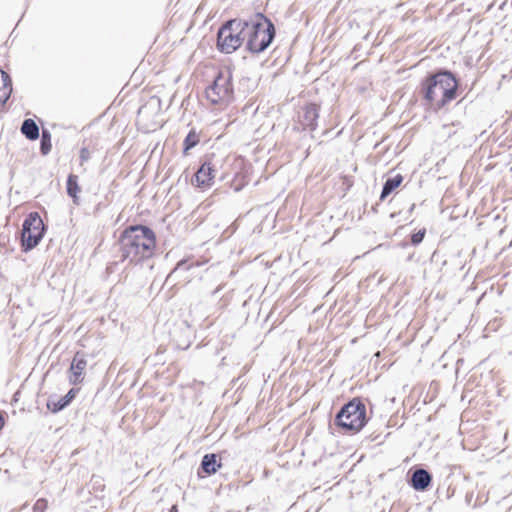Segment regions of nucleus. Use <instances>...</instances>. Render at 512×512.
<instances>
[{"mask_svg":"<svg viewBox=\"0 0 512 512\" xmlns=\"http://www.w3.org/2000/svg\"><path fill=\"white\" fill-rule=\"evenodd\" d=\"M12 92V83L10 76L3 70H0V108L9 99Z\"/></svg>","mask_w":512,"mask_h":512,"instance_id":"obj_13","label":"nucleus"},{"mask_svg":"<svg viewBox=\"0 0 512 512\" xmlns=\"http://www.w3.org/2000/svg\"><path fill=\"white\" fill-rule=\"evenodd\" d=\"M87 367V360L84 355L77 352L72 360L69 369V382L73 385L82 383L84 380V372Z\"/></svg>","mask_w":512,"mask_h":512,"instance_id":"obj_9","label":"nucleus"},{"mask_svg":"<svg viewBox=\"0 0 512 512\" xmlns=\"http://www.w3.org/2000/svg\"><path fill=\"white\" fill-rule=\"evenodd\" d=\"M119 243L122 259L137 264L154 255L156 237L149 227L134 225L121 233Z\"/></svg>","mask_w":512,"mask_h":512,"instance_id":"obj_1","label":"nucleus"},{"mask_svg":"<svg viewBox=\"0 0 512 512\" xmlns=\"http://www.w3.org/2000/svg\"><path fill=\"white\" fill-rule=\"evenodd\" d=\"M199 142L198 135L194 131H190L184 139V153L195 147Z\"/></svg>","mask_w":512,"mask_h":512,"instance_id":"obj_19","label":"nucleus"},{"mask_svg":"<svg viewBox=\"0 0 512 512\" xmlns=\"http://www.w3.org/2000/svg\"><path fill=\"white\" fill-rule=\"evenodd\" d=\"M367 422L366 407L359 399L344 405L336 415V423L343 429L358 432Z\"/></svg>","mask_w":512,"mask_h":512,"instance_id":"obj_5","label":"nucleus"},{"mask_svg":"<svg viewBox=\"0 0 512 512\" xmlns=\"http://www.w3.org/2000/svg\"><path fill=\"white\" fill-rule=\"evenodd\" d=\"M318 116V106L316 104L307 105L304 108L301 122L304 127L315 130Z\"/></svg>","mask_w":512,"mask_h":512,"instance_id":"obj_12","label":"nucleus"},{"mask_svg":"<svg viewBox=\"0 0 512 512\" xmlns=\"http://www.w3.org/2000/svg\"><path fill=\"white\" fill-rule=\"evenodd\" d=\"M47 506H48L47 500L44 498H40L35 502V504L33 506V510H34V512H44L47 509Z\"/></svg>","mask_w":512,"mask_h":512,"instance_id":"obj_20","label":"nucleus"},{"mask_svg":"<svg viewBox=\"0 0 512 512\" xmlns=\"http://www.w3.org/2000/svg\"><path fill=\"white\" fill-rule=\"evenodd\" d=\"M431 483V475L425 469H417L411 477V485L415 490L424 491Z\"/></svg>","mask_w":512,"mask_h":512,"instance_id":"obj_10","label":"nucleus"},{"mask_svg":"<svg viewBox=\"0 0 512 512\" xmlns=\"http://www.w3.org/2000/svg\"><path fill=\"white\" fill-rule=\"evenodd\" d=\"M422 90L424 98L436 109H440L456 97L457 81L452 73L439 72L424 81Z\"/></svg>","mask_w":512,"mask_h":512,"instance_id":"obj_2","label":"nucleus"},{"mask_svg":"<svg viewBox=\"0 0 512 512\" xmlns=\"http://www.w3.org/2000/svg\"><path fill=\"white\" fill-rule=\"evenodd\" d=\"M201 467L205 473L211 475L217 472L221 464L218 463L216 454H206L202 458Z\"/></svg>","mask_w":512,"mask_h":512,"instance_id":"obj_16","label":"nucleus"},{"mask_svg":"<svg viewBox=\"0 0 512 512\" xmlns=\"http://www.w3.org/2000/svg\"><path fill=\"white\" fill-rule=\"evenodd\" d=\"M77 392H78L77 389L72 388L68 391V393L65 396L61 397L57 401L54 399H49L47 402L48 409L50 411H52L53 413L63 410L75 398Z\"/></svg>","mask_w":512,"mask_h":512,"instance_id":"obj_11","label":"nucleus"},{"mask_svg":"<svg viewBox=\"0 0 512 512\" xmlns=\"http://www.w3.org/2000/svg\"><path fill=\"white\" fill-rule=\"evenodd\" d=\"M170 512H172V511H170Z\"/></svg>","mask_w":512,"mask_h":512,"instance_id":"obj_25","label":"nucleus"},{"mask_svg":"<svg viewBox=\"0 0 512 512\" xmlns=\"http://www.w3.org/2000/svg\"><path fill=\"white\" fill-rule=\"evenodd\" d=\"M233 89L229 72H220L212 85L206 89V97L212 104L228 101L232 97Z\"/></svg>","mask_w":512,"mask_h":512,"instance_id":"obj_7","label":"nucleus"},{"mask_svg":"<svg viewBox=\"0 0 512 512\" xmlns=\"http://www.w3.org/2000/svg\"><path fill=\"white\" fill-rule=\"evenodd\" d=\"M403 181V176L401 174H396L393 177H389L384 185L380 195V200H384L388 197L396 188H398Z\"/></svg>","mask_w":512,"mask_h":512,"instance_id":"obj_14","label":"nucleus"},{"mask_svg":"<svg viewBox=\"0 0 512 512\" xmlns=\"http://www.w3.org/2000/svg\"><path fill=\"white\" fill-rule=\"evenodd\" d=\"M22 134L29 140L39 138V127L33 119H25L21 125Z\"/></svg>","mask_w":512,"mask_h":512,"instance_id":"obj_15","label":"nucleus"},{"mask_svg":"<svg viewBox=\"0 0 512 512\" xmlns=\"http://www.w3.org/2000/svg\"><path fill=\"white\" fill-rule=\"evenodd\" d=\"M170 511H172V512H177V508H176V506H173V507L171 508V510H170Z\"/></svg>","mask_w":512,"mask_h":512,"instance_id":"obj_24","label":"nucleus"},{"mask_svg":"<svg viewBox=\"0 0 512 512\" xmlns=\"http://www.w3.org/2000/svg\"><path fill=\"white\" fill-rule=\"evenodd\" d=\"M275 37L273 23L262 13H257L245 26L247 49L252 53L263 52Z\"/></svg>","mask_w":512,"mask_h":512,"instance_id":"obj_3","label":"nucleus"},{"mask_svg":"<svg viewBox=\"0 0 512 512\" xmlns=\"http://www.w3.org/2000/svg\"><path fill=\"white\" fill-rule=\"evenodd\" d=\"M216 163L212 159H206L195 173L192 183L199 188L206 189L212 186L217 175Z\"/></svg>","mask_w":512,"mask_h":512,"instance_id":"obj_8","label":"nucleus"},{"mask_svg":"<svg viewBox=\"0 0 512 512\" xmlns=\"http://www.w3.org/2000/svg\"><path fill=\"white\" fill-rule=\"evenodd\" d=\"M77 180L78 177L74 174H70L67 179V193L74 199V202H76L77 194L80 192Z\"/></svg>","mask_w":512,"mask_h":512,"instance_id":"obj_17","label":"nucleus"},{"mask_svg":"<svg viewBox=\"0 0 512 512\" xmlns=\"http://www.w3.org/2000/svg\"><path fill=\"white\" fill-rule=\"evenodd\" d=\"M44 234V224L37 213H30L22 225L21 242L24 251L36 247Z\"/></svg>","mask_w":512,"mask_h":512,"instance_id":"obj_6","label":"nucleus"},{"mask_svg":"<svg viewBox=\"0 0 512 512\" xmlns=\"http://www.w3.org/2000/svg\"><path fill=\"white\" fill-rule=\"evenodd\" d=\"M51 134L48 130H43L40 142V151L43 155H47L51 151Z\"/></svg>","mask_w":512,"mask_h":512,"instance_id":"obj_18","label":"nucleus"},{"mask_svg":"<svg viewBox=\"0 0 512 512\" xmlns=\"http://www.w3.org/2000/svg\"><path fill=\"white\" fill-rule=\"evenodd\" d=\"M247 21L232 19L227 21L218 31L217 46L223 53L230 54L237 50L245 41Z\"/></svg>","mask_w":512,"mask_h":512,"instance_id":"obj_4","label":"nucleus"},{"mask_svg":"<svg viewBox=\"0 0 512 512\" xmlns=\"http://www.w3.org/2000/svg\"><path fill=\"white\" fill-rule=\"evenodd\" d=\"M4 426V418L0 415V430Z\"/></svg>","mask_w":512,"mask_h":512,"instance_id":"obj_23","label":"nucleus"},{"mask_svg":"<svg viewBox=\"0 0 512 512\" xmlns=\"http://www.w3.org/2000/svg\"><path fill=\"white\" fill-rule=\"evenodd\" d=\"M424 236H425V230L424 229L414 233L412 235V237H411L412 244L418 245L419 243L422 242Z\"/></svg>","mask_w":512,"mask_h":512,"instance_id":"obj_21","label":"nucleus"},{"mask_svg":"<svg viewBox=\"0 0 512 512\" xmlns=\"http://www.w3.org/2000/svg\"><path fill=\"white\" fill-rule=\"evenodd\" d=\"M80 158L83 161L88 160V158H89V151H88V149H86V148H82L81 149V151H80Z\"/></svg>","mask_w":512,"mask_h":512,"instance_id":"obj_22","label":"nucleus"}]
</instances>
